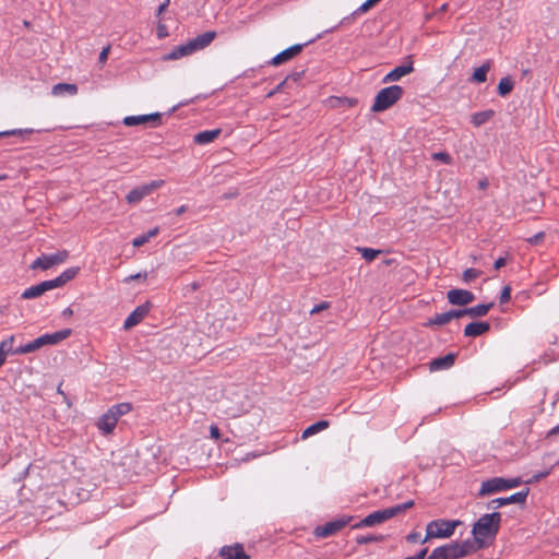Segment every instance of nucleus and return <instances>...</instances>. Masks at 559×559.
Here are the masks:
<instances>
[{"label": "nucleus", "instance_id": "nucleus-1", "mask_svg": "<svg viewBox=\"0 0 559 559\" xmlns=\"http://www.w3.org/2000/svg\"><path fill=\"white\" fill-rule=\"evenodd\" d=\"M501 514L492 512L481 515L473 525L472 534L477 542L486 546L487 540L495 539L499 532Z\"/></svg>", "mask_w": 559, "mask_h": 559}, {"label": "nucleus", "instance_id": "nucleus-2", "mask_svg": "<svg viewBox=\"0 0 559 559\" xmlns=\"http://www.w3.org/2000/svg\"><path fill=\"white\" fill-rule=\"evenodd\" d=\"M216 37V33L213 31L205 32L188 43L174 47L167 55L164 56V60H177L186 56H190L193 52L207 47Z\"/></svg>", "mask_w": 559, "mask_h": 559}, {"label": "nucleus", "instance_id": "nucleus-3", "mask_svg": "<svg viewBox=\"0 0 559 559\" xmlns=\"http://www.w3.org/2000/svg\"><path fill=\"white\" fill-rule=\"evenodd\" d=\"M413 506H414V501L408 500L401 504H396V506H393V507H390L386 509L374 511V512L370 513L369 515H367L365 519H362L359 524L355 525V527L374 526V525L381 524V523L390 520L391 518L408 510Z\"/></svg>", "mask_w": 559, "mask_h": 559}, {"label": "nucleus", "instance_id": "nucleus-4", "mask_svg": "<svg viewBox=\"0 0 559 559\" xmlns=\"http://www.w3.org/2000/svg\"><path fill=\"white\" fill-rule=\"evenodd\" d=\"M404 90L400 85H391L378 92L374 97L371 110L373 112H381L392 107L403 96Z\"/></svg>", "mask_w": 559, "mask_h": 559}, {"label": "nucleus", "instance_id": "nucleus-5", "mask_svg": "<svg viewBox=\"0 0 559 559\" xmlns=\"http://www.w3.org/2000/svg\"><path fill=\"white\" fill-rule=\"evenodd\" d=\"M461 524V521L453 520H435L427 524L426 535L421 540V544L427 543L432 538H448L454 534L456 526Z\"/></svg>", "mask_w": 559, "mask_h": 559}, {"label": "nucleus", "instance_id": "nucleus-6", "mask_svg": "<svg viewBox=\"0 0 559 559\" xmlns=\"http://www.w3.org/2000/svg\"><path fill=\"white\" fill-rule=\"evenodd\" d=\"M522 484V479L520 477L515 478H502V477H493L488 480L481 483L478 495L487 496L496 492H500L507 489L515 488Z\"/></svg>", "mask_w": 559, "mask_h": 559}, {"label": "nucleus", "instance_id": "nucleus-7", "mask_svg": "<svg viewBox=\"0 0 559 559\" xmlns=\"http://www.w3.org/2000/svg\"><path fill=\"white\" fill-rule=\"evenodd\" d=\"M68 257L69 253L67 250H60L53 254H43L33 261V263L31 264V269L48 270L53 265L63 263L68 259Z\"/></svg>", "mask_w": 559, "mask_h": 559}, {"label": "nucleus", "instance_id": "nucleus-8", "mask_svg": "<svg viewBox=\"0 0 559 559\" xmlns=\"http://www.w3.org/2000/svg\"><path fill=\"white\" fill-rule=\"evenodd\" d=\"M165 183L164 180H153L143 186L132 189L126 197L128 203L135 204L143 198L150 195L154 190L160 188Z\"/></svg>", "mask_w": 559, "mask_h": 559}, {"label": "nucleus", "instance_id": "nucleus-9", "mask_svg": "<svg viewBox=\"0 0 559 559\" xmlns=\"http://www.w3.org/2000/svg\"><path fill=\"white\" fill-rule=\"evenodd\" d=\"M528 492H530V489L525 488L524 490L515 492L509 497L493 499L488 503L487 508L488 509H498L500 507L511 504V503L523 504L526 501Z\"/></svg>", "mask_w": 559, "mask_h": 559}, {"label": "nucleus", "instance_id": "nucleus-10", "mask_svg": "<svg viewBox=\"0 0 559 559\" xmlns=\"http://www.w3.org/2000/svg\"><path fill=\"white\" fill-rule=\"evenodd\" d=\"M413 71H414V62H413L412 56H408L406 58V61L403 64L395 67L388 74H385L382 82L390 83V82L399 81L400 79L412 73Z\"/></svg>", "mask_w": 559, "mask_h": 559}, {"label": "nucleus", "instance_id": "nucleus-11", "mask_svg": "<svg viewBox=\"0 0 559 559\" xmlns=\"http://www.w3.org/2000/svg\"><path fill=\"white\" fill-rule=\"evenodd\" d=\"M349 520L350 518H342L331 521L324 524L323 526H318L314 531V534L316 536L322 538L331 536L336 532L341 531L343 527H345L348 524Z\"/></svg>", "mask_w": 559, "mask_h": 559}, {"label": "nucleus", "instance_id": "nucleus-12", "mask_svg": "<svg viewBox=\"0 0 559 559\" xmlns=\"http://www.w3.org/2000/svg\"><path fill=\"white\" fill-rule=\"evenodd\" d=\"M447 298L452 305L466 306L475 299V296L465 289H451L447 293Z\"/></svg>", "mask_w": 559, "mask_h": 559}, {"label": "nucleus", "instance_id": "nucleus-13", "mask_svg": "<svg viewBox=\"0 0 559 559\" xmlns=\"http://www.w3.org/2000/svg\"><path fill=\"white\" fill-rule=\"evenodd\" d=\"M160 114H148V115H141V116H127L123 119V124L127 127H133L144 123H153L155 126L160 123Z\"/></svg>", "mask_w": 559, "mask_h": 559}, {"label": "nucleus", "instance_id": "nucleus-14", "mask_svg": "<svg viewBox=\"0 0 559 559\" xmlns=\"http://www.w3.org/2000/svg\"><path fill=\"white\" fill-rule=\"evenodd\" d=\"M51 289H55V287H53L51 280H48V281H44L39 284L33 285V286L26 288L22 293L21 297L23 299H34V298L40 297L43 294H45L46 292L51 290Z\"/></svg>", "mask_w": 559, "mask_h": 559}, {"label": "nucleus", "instance_id": "nucleus-15", "mask_svg": "<svg viewBox=\"0 0 559 559\" xmlns=\"http://www.w3.org/2000/svg\"><path fill=\"white\" fill-rule=\"evenodd\" d=\"M427 559H460V556L456 551V548H455V545L453 542L451 544L437 547L427 557Z\"/></svg>", "mask_w": 559, "mask_h": 559}, {"label": "nucleus", "instance_id": "nucleus-16", "mask_svg": "<svg viewBox=\"0 0 559 559\" xmlns=\"http://www.w3.org/2000/svg\"><path fill=\"white\" fill-rule=\"evenodd\" d=\"M454 545L460 558L474 554L485 547V545L480 542H477L475 537L473 539H466L461 543L454 542Z\"/></svg>", "mask_w": 559, "mask_h": 559}, {"label": "nucleus", "instance_id": "nucleus-17", "mask_svg": "<svg viewBox=\"0 0 559 559\" xmlns=\"http://www.w3.org/2000/svg\"><path fill=\"white\" fill-rule=\"evenodd\" d=\"M304 48V45L301 44H296V45H293L290 46L289 48L283 50L282 52L277 53L272 60H271V64L272 66H280L290 59H293L294 57H296L298 53L301 52Z\"/></svg>", "mask_w": 559, "mask_h": 559}, {"label": "nucleus", "instance_id": "nucleus-18", "mask_svg": "<svg viewBox=\"0 0 559 559\" xmlns=\"http://www.w3.org/2000/svg\"><path fill=\"white\" fill-rule=\"evenodd\" d=\"M222 559H249V556L245 552L242 545L235 544L234 546H224L219 550Z\"/></svg>", "mask_w": 559, "mask_h": 559}, {"label": "nucleus", "instance_id": "nucleus-19", "mask_svg": "<svg viewBox=\"0 0 559 559\" xmlns=\"http://www.w3.org/2000/svg\"><path fill=\"white\" fill-rule=\"evenodd\" d=\"M148 313V308L146 306L136 307L124 320L123 329L130 330L131 328L139 324L145 316Z\"/></svg>", "mask_w": 559, "mask_h": 559}, {"label": "nucleus", "instance_id": "nucleus-20", "mask_svg": "<svg viewBox=\"0 0 559 559\" xmlns=\"http://www.w3.org/2000/svg\"><path fill=\"white\" fill-rule=\"evenodd\" d=\"M455 354L449 353L442 357L435 358L430 361V371H440L450 369L455 361Z\"/></svg>", "mask_w": 559, "mask_h": 559}, {"label": "nucleus", "instance_id": "nucleus-21", "mask_svg": "<svg viewBox=\"0 0 559 559\" xmlns=\"http://www.w3.org/2000/svg\"><path fill=\"white\" fill-rule=\"evenodd\" d=\"M490 330L488 322H471L464 329V335L468 337H476L483 335Z\"/></svg>", "mask_w": 559, "mask_h": 559}, {"label": "nucleus", "instance_id": "nucleus-22", "mask_svg": "<svg viewBox=\"0 0 559 559\" xmlns=\"http://www.w3.org/2000/svg\"><path fill=\"white\" fill-rule=\"evenodd\" d=\"M492 306H493V304L490 302V304L477 305V306H474L471 308L461 309V310H459L460 318L464 317V316H469L472 318L484 317L488 313V311L491 309Z\"/></svg>", "mask_w": 559, "mask_h": 559}, {"label": "nucleus", "instance_id": "nucleus-23", "mask_svg": "<svg viewBox=\"0 0 559 559\" xmlns=\"http://www.w3.org/2000/svg\"><path fill=\"white\" fill-rule=\"evenodd\" d=\"M118 420L108 412L103 414L98 421L97 427L99 430H102L105 435L110 433L114 431V429L117 426Z\"/></svg>", "mask_w": 559, "mask_h": 559}, {"label": "nucleus", "instance_id": "nucleus-24", "mask_svg": "<svg viewBox=\"0 0 559 559\" xmlns=\"http://www.w3.org/2000/svg\"><path fill=\"white\" fill-rule=\"evenodd\" d=\"M459 318V310H450L443 313L436 314L432 319L429 320L428 325H444L449 323L451 320Z\"/></svg>", "mask_w": 559, "mask_h": 559}, {"label": "nucleus", "instance_id": "nucleus-25", "mask_svg": "<svg viewBox=\"0 0 559 559\" xmlns=\"http://www.w3.org/2000/svg\"><path fill=\"white\" fill-rule=\"evenodd\" d=\"M221 129L205 130L199 132L194 135V142L200 145L212 143L221 134Z\"/></svg>", "mask_w": 559, "mask_h": 559}, {"label": "nucleus", "instance_id": "nucleus-26", "mask_svg": "<svg viewBox=\"0 0 559 559\" xmlns=\"http://www.w3.org/2000/svg\"><path fill=\"white\" fill-rule=\"evenodd\" d=\"M79 267H70L63 271L58 277L51 280L53 287L58 288L73 280L79 273Z\"/></svg>", "mask_w": 559, "mask_h": 559}, {"label": "nucleus", "instance_id": "nucleus-27", "mask_svg": "<svg viewBox=\"0 0 559 559\" xmlns=\"http://www.w3.org/2000/svg\"><path fill=\"white\" fill-rule=\"evenodd\" d=\"M78 93V86L70 83H58L52 86L51 94L55 96H61L64 94L75 95Z\"/></svg>", "mask_w": 559, "mask_h": 559}, {"label": "nucleus", "instance_id": "nucleus-28", "mask_svg": "<svg viewBox=\"0 0 559 559\" xmlns=\"http://www.w3.org/2000/svg\"><path fill=\"white\" fill-rule=\"evenodd\" d=\"M495 116V111L492 109H487L484 111H478L472 115L471 122L475 127H480L488 122Z\"/></svg>", "mask_w": 559, "mask_h": 559}, {"label": "nucleus", "instance_id": "nucleus-29", "mask_svg": "<svg viewBox=\"0 0 559 559\" xmlns=\"http://www.w3.org/2000/svg\"><path fill=\"white\" fill-rule=\"evenodd\" d=\"M71 330L64 329L51 334H44V337L46 338V345H55L59 342L66 340L68 336H70Z\"/></svg>", "mask_w": 559, "mask_h": 559}, {"label": "nucleus", "instance_id": "nucleus-30", "mask_svg": "<svg viewBox=\"0 0 559 559\" xmlns=\"http://www.w3.org/2000/svg\"><path fill=\"white\" fill-rule=\"evenodd\" d=\"M328 427H329V421L328 420H319V421L310 425L308 428H306L302 431L301 438L302 439H307L310 436H313L317 432H320V431L326 429Z\"/></svg>", "mask_w": 559, "mask_h": 559}, {"label": "nucleus", "instance_id": "nucleus-31", "mask_svg": "<svg viewBox=\"0 0 559 559\" xmlns=\"http://www.w3.org/2000/svg\"><path fill=\"white\" fill-rule=\"evenodd\" d=\"M490 70V62L483 63L479 68L475 69L472 81L475 83H484L487 80V73Z\"/></svg>", "mask_w": 559, "mask_h": 559}, {"label": "nucleus", "instance_id": "nucleus-32", "mask_svg": "<svg viewBox=\"0 0 559 559\" xmlns=\"http://www.w3.org/2000/svg\"><path fill=\"white\" fill-rule=\"evenodd\" d=\"M132 406L130 403H119L112 405L107 412L111 414L117 420L131 411Z\"/></svg>", "mask_w": 559, "mask_h": 559}, {"label": "nucleus", "instance_id": "nucleus-33", "mask_svg": "<svg viewBox=\"0 0 559 559\" xmlns=\"http://www.w3.org/2000/svg\"><path fill=\"white\" fill-rule=\"evenodd\" d=\"M158 233H159L158 227H154L153 229L148 230L146 234L135 237L132 240L133 247L139 248V247L145 245L151 238L155 237Z\"/></svg>", "mask_w": 559, "mask_h": 559}, {"label": "nucleus", "instance_id": "nucleus-34", "mask_svg": "<svg viewBox=\"0 0 559 559\" xmlns=\"http://www.w3.org/2000/svg\"><path fill=\"white\" fill-rule=\"evenodd\" d=\"M514 87V82L510 76L502 78L498 84V94L507 96Z\"/></svg>", "mask_w": 559, "mask_h": 559}, {"label": "nucleus", "instance_id": "nucleus-35", "mask_svg": "<svg viewBox=\"0 0 559 559\" xmlns=\"http://www.w3.org/2000/svg\"><path fill=\"white\" fill-rule=\"evenodd\" d=\"M357 250L361 253L362 258L368 262L373 261L381 253L380 250L372 249V248H359L358 247Z\"/></svg>", "mask_w": 559, "mask_h": 559}, {"label": "nucleus", "instance_id": "nucleus-36", "mask_svg": "<svg viewBox=\"0 0 559 559\" xmlns=\"http://www.w3.org/2000/svg\"><path fill=\"white\" fill-rule=\"evenodd\" d=\"M14 336L11 335L0 343V352L7 357L8 354H14L13 349Z\"/></svg>", "mask_w": 559, "mask_h": 559}, {"label": "nucleus", "instance_id": "nucleus-37", "mask_svg": "<svg viewBox=\"0 0 559 559\" xmlns=\"http://www.w3.org/2000/svg\"><path fill=\"white\" fill-rule=\"evenodd\" d=\"M33 132H34L33 129H13V130L0 132V138L11 136V135H20V136L24 138L25 134H31Z\"/></svg>", "mask_w": 559, "mask_h": 559}, {"label": "nucleus", "instance_id": "nucleus-38", "mask_svg": "<svg viewBox=\"0 0 559 559\" xmlns=\"http://www.w3.org/2000/svg\"><path fill=\"white\" fill-rule=\"evenodd\" d=\"M480 275V271L476 269H466L463 272V281L466 283L472 282L473 280L477 278Z\"/></svg>", "mask_w": 559, "mask_h": 559}, {"label": "nucleus", "instance_id": "nucleus-39", "mask_svg": "<svg viewBox=\"0 0 559 559\" xmlns=\"http://www.w3.org/2000/svg\"><path fill=\"white\" fill-rule=\"evenodd\" d=\"M37 350L36 346L34 345V342H29L23 346H20L19 348L14 349V354H27Z\"/></svg>", "mask_w": 559, "mask_h": 559}, {"label": "nucleus", "instance_id": "nucleus-40", "mask_svg": "<svg viewBox=\"0 0 559 559\" xmlns=\"http://www.w3.org/2000/svg\"><path fill=\"white\" fill-rule=\"evenodd\" d=\"M432 158L443 164H451L452 157L447 152H437L432 154Z\"/></svg>", "mask_w": 559, "mask_h": 559}, {"label": "nucleus", "instance_id": "nucleus-41", "mask_svg": "<svg viewBox=\"0 0 559 559\" xmlns=\"http://www.w3.org/2000/svg\"><path fill=\"white\" fill-rule=\"evenodd\" d=\"M549 471H544V472H539L535 475L532 476V478L527 479L525 483L526 484H534V483H537L539 481L540 479L547 477L549 475Z\"/></svg>", "mask_w": 559, "mask_h": 559}, {"label": "nucleus", "instance_id": "nucleus-42", "mask_svg": "<svg viewBox=\"0 0 559 559\" xmlns=\"http://www.w3.org/2000/svg\"><path fill=\"white\" fill-rule=\"evenodd\" d=\"M379 1L380 0H367L358 8L357 12L365 13Z\"/></svg>", "mask_w": 559, "mask_h": 559}, {"label": "nucleus", "instance_id": "nucleus-43", "mask_svg": "<svg viewBox=\"0 0 559 559\" xmlns=\"http://www.w3.org/2000/svg\"><path fill=\"white\" fill-rule=\"evenodd\" d=\"M510 298H511V288L509 286H506L500 294V302L506 304L510 300Z\"/></svg>", "mask_w": 559, "mask_h": 559}, {"label": "nucleus", "instance_id": "nucleus-44", "mask_svg": "<svg viewBox=\"0 0 559 559\" xmlns=\"http://www.w3.org/2000/svg\"><path fill=\"white\" fill-rule=\"evenodd\" d=\"M109 51H110V46H106L102 49L99 57H98L99 63L103 64L107 61Z\"/></svg>", "mask_w": 559, "mask_h": 559}, {"label": "nucleus", "instance_id": "nucleus-45", "mask_svg": "<svg viewBox=\"0 0 559 559\" xmlns=\"http://www.w3.org/2000/svg\"><path fill=\"white\" fill-rule=\"evenodd\" d=\"M544 236H545V234H544L543 231H540V233H537V234H535L534 236L530 237V238L527 239V241H528L531 245H537L539 241H542V240H543Z\"/></svg>", "mask_w": 559, "mask_h": 559}, {"label": "nucleus", "instance_id": "nucleus-46", "mask_svg": "<svg viewBox=\"0 0 559 559\" xmlns=\"http://www.w3.org/2000/svg\"><path fill=\"white\" fill-rule=\"evenodd\" d=\"M406 540L409 542V543H416V542H420L421 543L423 539H420V534L419 533L413 532V533H411V534H408L406 536Z\"/></svg>", "mask_w": 559, "mask_h": 559}, {"label": "nucleus", "instance_id": "nucleus-47", "mask_svg": "<svg viewBox=\"0 0 559 559\" xmlns=\"http://www.w3.org/2000/svg\"><path fill=\"white\" fill-rule=\"evenodd\" d=\"M140 278L145 280L146 273H136V274L129 275L128 277L124 278V282L129 283L131 281H135V280H140Z\"/></svg>", "mask_w": 559, "mask_h": 559}, {"label": "nucleus", "instance_id": "nucleus-48", "mask_svg": "<svg viewBox=\"0 0 559 559\" xmlns=\"http://www.w3.org/2000/svg\"><path fill=\"white\" fill-rule=\"evenodd\" d=\"M376 540H378V538L376 536H372V535L361 536V537L357 538V543L358 544H367V543L376 542Z\"/></svg>", "mask_w": 559, "mask_h": 559}, {"label": "nucleus", "instance_id": "nucleus-49", "mask_svg": "<svg viewBox=\"0 0 559 559\" xmlns=\"http://www.w3.org/2000/svg\"><path fill=\"white\" fill-rule=\"evenodd\" d=\"M286 83V80H284L283 82H281L274 90H272L271 92L267 93L266 97H272L274 96L276 93L281 92L284 87Z\"/></svg>", "mask_w": 559, "mask_h": 559}, {"label": "nucleus", "instance_id": "nucleus-50", "mask_svg": "<svg viewBox=\"0 0 559 559\" xmlns=\"http://www.w3.org/2000/svg\"><path fill=\"white\" fill-rule=\"evenodd\" d=\"M33 342L37 349L41 348L43 346H46V338L44 337V335L35 338Z\"/></svg>", "mask_w": 559, "mask_h": 559}, {"label": "nucleus", "instance_id": "nucleus-51", "mask_svg": "<svg viewBox=\"0 0 559 559\" xmlns=\"http://www.w3.org/2000/svg\"><path fill=\"white\" fill-rule=\"evenodd\" d=\"M210 435H211V437H212L213 439H218V438H219V436H221L218 427H217V426L212 425V426L210 427Z\"/></svg>", "mask_w": 559, "mask_h": 559}, {"label": "nucleus", "instance_id": "nucleus-52", "mask_svg": "<svg viewBox=\"0 0 559 559\" xmlns=\"http://www.w3.org/2000/svg\"><path fill=\"white\" fill-rule=\"evenodd\" d=\"M302 74H304V72H302V71H301V72H294V73H292V74L287 75V78H286L285 80H286V82H287L288 80H293V81L297 82L298 80H300V78L302 76Z\"/></svg>", "mask_w": 559, "mask_h": 559}, {"label": "nucleus", "instance_id": "nucleus-53", "mask_svg": "<svg viewBox=\"0 0 559 559\" xmlns=\"http://www.w3.org/2000/svg\"><path fill=\"white\" fill-rule=\"evenodd\" d=\"M329 307V304L328 302H322L316 307L312 308V310L310 311L311 313H318L320 311H322L323 309H326Z\"/></svg>", "mask_w": 559, "mask_h": 559}, {"label": "nucleus", "instance_id": "nucleus-54", "mask_svg": "<svg viewBox=\"0 0 559 559\" xmlns=\"http://www.w3.org/2000/svg\"><path fill=\"white\" fill-rule=\"evenodd\" d=\"M170 0H165L163 3L159 4L157 9V15H160L169 5Z\"/></svg>", "mask_w": 559, "mask_h": 559}, {"label": "nucleus", "instance_id": "nucleus-55", "mask_svg": "<svg viewBox=\"0 0 559 559\" xmlns=\"http://www.w3.org/2000/svg\"><path fill=\"white\" fill-rule=\"evenodd\" d=\"M506 259L504 258H499L496 262H495V269L496 270H499L500 267L504 266L506 265Z\"/></svg>", "mask_w": 559, "mask_h": 559}, {"label": "nucleus", "instance_id": "nucleus-56", "mask_svg": "<svg viewBox=\"0 0 559 559\" xmlns=\"http://www.w3.org/2000/svg\"><path fill=\"white\" fill-rule=\"evenodd\" d=\"M72 314H73V310L70 307L66 308L62 311V316H64V317H71Z\"/></svg>", "mask_w": 559, "mask_h": 559}, {"label": "nucleus", "instance_id": "nucleus-57", "mask_svg": "<svg viewBox=\"0 0 559 559\" xmlns=\"http://www.w3.org/2000/svg\"><path fill=\"white\" fill-rule=\"evenodd\" d=\"M187 211V206L186 205H181L180 207H178L176 210V215H181L182 213H185Z\"/></svg>", "mask_w": 559, "mask_h": 559}, {"label": "nucleus", "instance_id": "nucleus-58", "mask_svg": "<svg viewBox=\"0 0 559 559\" xmlns=\"http://www.w3.org/2000/svg\"><path fill=\"white\" fill-rule=\"evenodd\" d=\"M164 31H165V26H164V25H159V26H158V35H159V36H164V35H165V34H164Z\"/></svg>", "mask_w": 559, "mask_h": 559}, {"label": "nucleus", "instance_id": "nucleus-59", "mask_svg": "<svg viewBox=\"0 0 559 559\" xmlns=\"http://www.w3.org/2000/svg\"><path fill=\"white\" fill-rule=\"evenodd\" d=\"M7 357L0 352V367L5 362Z\"/></svg>", "mask_w": 559, "mask_h": 559}, {"label": "nucleus", "instance_id": "nucleus-60", "mask_svg": "<svg viewBox=\"0 0 559 559\" xmlns=\"http://www.w3.org/2000/svg\"><path fill=\"white\" fill-rule=\"evenodd\" d=\"M486 187H487V181L486 180L479 181V188L480 189H485Z\"/></svg>", "mask_w": 559, "mask_h": 559}, {"label": "nucleus", "instance_id": "nucleus-61", "mask_svg": "<svg viewBox=\"0 0 559 559\" xmlns=\"http://www.w3.org/2000/svg\"><path fill=\"white\" fill-rule=\"evenodd\" d=\"M557 432H559L558 426L554 427V428L550 430V432H549V433H550V435H555V433H557Z\"/></svg>", "mask_w": 559, "mask_h": 559}, {"label": "nucleus", "instance_id": "nucleus-62", "mask_svg": "<svg viewBox=\"0 0 559 559\" xmlns=\"http://www.w3.org/2000/svg\"><path fill=\"white\" fill-rule=\"evenodd\" d=\"M7 178H8V175H5V174L0 175V181L5 180Z\"/></svg>", "mask_w": 559, "mask_h": 559}, {"label": "nucleus", "instance_id": "nucleus-63", "mask_svg": "<svg viewBox=\"0 0 559 559\" xmlns=\"http://www.w3.org/2000/svg\"><path fill=\"white\" fill-rule=\"evenodd\" d=\"M7 178H8V175H5V174L0 175V181L5 180Z\"/></svg>", "mask_w": 559, "mask_h": 559}, {"label": "nucleus", "instance_id": "nucleus-64", "mask_svg": "<svg viewBox=\"0 0 559 559\" xmlns=\"http://www.w3.org/2000/svg\"><path fill=\"white\" fill-rule=\"evenodd\" d=\"M344 102L348 103V105H353L355 102L350 99H344Z\"/></svg>", "mask_w": 559, "mask_h": 559}]
</instances>
